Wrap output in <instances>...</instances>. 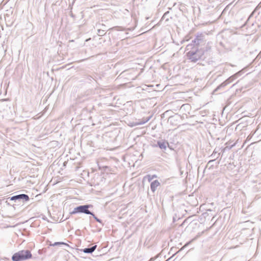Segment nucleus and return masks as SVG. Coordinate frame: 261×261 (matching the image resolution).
I'll use <instances>...</instances> for the list:
<instances>
[{
  "instance_id": "nucleus-26",
  "label": "nucleus",
  "mask_w": 261,
  "mask_h": 261,
  "mask_svg": "<svg viewBox=\"0 0 261 261\" xmlns=\"http://www.w3.org/2000/svg\"><path fill=\"white\" fill-rule=\"evenodd\" d=\"M88 79L91 81L92 79H93V78L91 76H88Z\"/></svg>"
},
{
  "instance_id": "nucleus-33",
  "label": "nucleus",
  "mask_w": 261,
  "mask_h": 261,
  "mask_svg": "<svg viewBox=\"0 0 261 261\" xmlns=\"http://www.w3.org/2000/svg\"><path fill=\"white\" fill-rule=\"evenodd\" d=\"M166 261H168V260H166Z\"/></svg>"
},
{
  "instance_id": "nucleus-25",
  "label": "nucleus",
  "mask_w": 261,
  "mask_h": 261,
  "mask_svg": "<svg viewBox=\"0 0 261 261\" xmlns=\"http://www.w3.org/2000/svg\"><path fill=\"white\" fill-rule=\"evenodd\" d=\"M99 26H102L103 29H105L106 25L103 24H99Z\"/></svg>"
},
{
  "instance_id": "nucleus-22",
  "label": "nucleus",
  "mask_w": 261,
  "mask_h": 261,
  "mask_svg": "<svg viewBox=\"0 0 261 261\" xmlns=\"http://www.w3.org/2000/svg\"><path fill=\"white\" fill-rule=\"evenodd\" d=\"M141 125V124H139V121H138V122H135L132 123L130 126L132 127H133V126H138V125Z\"/></svg>"
},
{
  "instance_id": "nucleus-1",
  "label": "nucleus",
  "mask_w": 261,
  "mask_h": 261,
  "mask_svg": "<svg viewBox=\"0 0 261 261\" xmlns=\"http://www.w3.org/2000/svg\"><path fill=\"white\" fill-rule=\"evenodd\" d=\"M212 44L211 42H208L204 48H196L192 47L191 45H187L186 50L188 51L186 53L188 59L193 63H196L199 60H205L207 58L210 59L212 55Z\"/></svg>"
},
{
  "instance_id": "nucleus-15",
  "label": "nucleus",
  "mask_w": 261,
  "mask_h": 261,
  "mask_svg": "<svg viewBox=\"0 0 261 261\" xmlns=\"http://www.w3.org/2000/svg\"><path fill=\"white\" fill-rule=\"evenodd\" d=\"M61 245L69 246L67 243L62 242H57L54 243V244H53L51 245L53 246H59V245Z\"/></svg>"
},
{
  "instance_id": "nucleus-30",
  "label": "nucleus",
  "mask_w": 261,
  "mask_h": 261,
  "mask_svg": "<svg viewBox=\"0 0 261 261\" xmlns=\"http://www.w3.org/2000/svg\"><path fill=\"white\" fill-rule=\"evenodd\" d=\"M181 250V249H180V250H178L177 252H176V253H175V254H176V253H177L178 252H179V251H180Z\"/></svg>"
},
{
  "instance_id": "nucleus-12",
  "label": "nucleus",
  "mask_w": 261,
  "mask_h": 261,
  "mask_svg": "<svg viewBox=\"0 0 261 261\" xmlns=\"http://www.w3.org/2000/svg\"><path fill=\"white\" fill-rule=\"evenodd\" d=\"M215 162H216V159H214L210 160L207 164V167L208 166H210L209 169H213V167H214V164L213 163Z\"/></svg>"
},
{
  "instance_id": "nucleus-17",
  "label": "nucleus",
  "mask_w": 261,
  "mask_h": 261,
  "mask_svg": "<svg viewBox=\"0 0 261 261\" xmlns=\"http://www.w3.org/2000/svg\"><path fill=\"white\" fill-rule=\"evenodd\" d=\"M147 179H148V181L150 182L154 178H156V175H155V174L154 175H147Z\"/></svg>"
},
{
  "instance_id": "nucleus-18",
  "label": "nucleus",
  "mask_w": 261,
  "mask_h": 261,
  "mask_svg": "<svg viewBox=\"0 0 261 261\" xmlns=\"http://www.w3.org/2000/svg\"><path fill=\"white\" fill-rule=\"evenodd\" d=\"M114 29L117 31H124L125 30V29L124 28H123L122 27H120V26L115 27Z\"/></svg>"
},
{
  "instance_id": "nucleus-8",
  "label": "nucleus",
  "mask_w": 261,
  "mask_h": 261,
  "mask_svg": "<svg viewBox=\"0 0 261 261\" xmlns=\"http://www.w3.org/2000/svg\"><path fill=\"white\" fill-rule=\"evenodd\" d=\"M160 185V182L158 180H154L150 183L151 191L154 193L158 186Z\"/></svg>"
},
{
  "instance_id": "nucleus-6",
  "label": "nucleus",
  "mask_w": 261,
  "mask_h": 261,
  "mask_svg": "<svg viewBox=\"0 0 261 261\" xmlns=\"http://www.w3.org/2000/svg\"><path fill=\"white\" fill-rule=\"evenodd\" d=\"M167 145H169L168 142L165 140H159L157 141V144L154 145V147H159L161 149L166 150Z\"/></svg>"
},
{
  "instance_id": "nucleus-11",
  "label": "nucleus",
  "mask_w": 261,
  "mask_h": 261,
  "mask_svg": "<svg viewBox=\"0 0 261 261\" xmlns=\"http://www.w3.org/2000/svg\"><path fill=\"white\" fill-rule=\"evenodd\" d=\"M218 151L216 150V148L215 149L214 151H213V153L211 155L210 157H212V158L218 159V156L220 155V153H218V155H217L216 154L218 153Z\"/></svg>"
},
{
  "instance_id": "nucleus-4",
  "label": "nucleus",
  "mask_w": 261,
  "mask_h": 261,
  "mask_svg": "<svg viewBox=\"0 0 261 261\" xmlns=\"http://www.w3.org/2000/svg\"><path fill=\"white\" fill-rule=\"evenodd\" d=\"M29 200L30 197L28 195L25 194H20L7 198L6 203L8 205L14 206L15 204H11V201H14L18 205L21 203H24L27 202Z\"/></svg>"
},
{
  "instance_id": "nucleus-5",
  "label": "nucleus",
  "mask_w": 261,
  "mask_h": 261,
  "mask_svg": "<svg viewBox=\"0 0 261 261\" xmlns=\"http://www.w3.org/2000/svg\"><path fill=\"white\" fill-rule=\"evenodd\" d=\"M32 254L29 250H22L15 253L12 256L13 261H23L30 259Z\"/></svg>"
},
{
  "instance_id": "nucleus-7",
  "label": "nucleus",
  "mask_w": 261,
  "mask_h": 261,
  "mask_svg": "<svg viewBox=\"0 0 261 261\" xmlns=\"http://www.w3.org/2000/svg\"><path fill=\"white\" fill-rule=\"evenodd\" d=\"M97 245H94L91 247L85 248L81 249V251L87 254H92L96 249Z\"/></svg>"
},
{
  "instance_id": "nucleus-16",
  "label": "nucleus",
  "mask_w": 261,
  "mask_h": 261,
  "mask_svg": "<svg viewBox=\"0 0 261 261\" xmlns=\"http://www.w3.org/2000/svg\"><path fill=\"white\" fill-rule=\"evenodd\" d=\"M196 238L193 239L192 240H191V241L187 242L185 245L181 248V250H183L184 248H185L187 246H188L189 244H190L193 241H194L195 240H196Z\"/></svg>"
},
{
  "instance_id": "nucleus-32",
  "label": "nucleus",
  "mask_w": 261,
  "mask_h": 261,
  "mask_svg": "<svg viewBox=\"0 0 261 261\" xmlns=\"http://www.w3.org/2000/svg\"><path fill=\"white\" fill-rule=\"evenodd\" d=\"M166 261H168V260H166Z\"/></svg>"
},
{
  "instance_id": "nucleus-10",
  "label": "nucleus",
  "mask_w": 261,
  "mask_h": 261,
  "mask_svg": "<svg viewBox=\"0 0 261 261\" xmlns=\"http://www.w3.org/2000/svg\"><path fill=\"white\" fill-rule=\"evenodd\" d=\"M226 86V84L223 82L221 84H220L217 88L214 90L213 93L217 92L219 90L221 89L222 88H224Z\"/></svg>"
},
{
  "instance_id": "nucleus-20",
  "label": "nucleus",
  "mask_w": 261,
  "mask_h": 261,
  "mask_svg": "<svg viewBox=\"0 0 261 261\" xmlns=\"http://www.w3.org/2000/svg\"><path fill=\"white\" fill-rule=\"evenodd\" d=\"M233 78V76H230L229 78H228L227 80H226L225 81H224V83L226 84V86H227L228 84L231 83V81H230V79Z\"/></svg>"
},
{
  "instance_id": "nucleus-2",
  "label": "nucleus",
  "mask_w": 261,
  "mask_h": 261,
  "mask_svg": "<svg viewBox=\"0 0 261 261\" xmlns=\"http://www.w3.org/2000/svg\"><path fill=\"white\" fill-rule=\"evenodd\" d=\"M93 207V205L90 204L80 205L74 207L73 211L70 212V214L74 215L76 214L83 213L87 215H90L92 216L96 222L100 223L101 226H103L104 225V223L102 222V221L97 218L93 212L90 211L89 209Z\"/></svg>"
},
{
  "instance_id": "nucleus-31",
  "label": "nucleus",
  "mask_w": 261,
  "mask_h": 261,
  "mask_svg": "<svg viewBox=\"0 0 261 261\" xmlns=\"http://www.w3.org/2000/svg\"><path fill=\"white\" fill-rule=\"evenodd\" d=\"M237 74H240V72H238Z\"/></svg>"
},
{
  "instance_id": "nucleus-9",
  "label": "nucleus",
  "mask_w": 261,
  "mask_h": 261,
  "mask_svg": "<svg viewBox=\"0 0 261 261\" xmlns=\"http://www.w3.org/2000/svg\"><path fill=\"white\" fill-rule=\"evenodd\" d=\"M151 116H149L146 118H143L141 120L139 121V124H140L141 125L144 124L147 122L151 118Z\"/></svg>"
},
{
  "instance_id": "nucleus-29",
  "label": "nucleus",
  "mask_w": 261,
  "mask_h": 261,
  "mask_svg": "<svg viewBox=\"0 0 261 261\" xmlns=\"http://www.w3.org/2000/svg\"><path fill=\"white\" fill-rule=\"evenodd\" d=\"M185 221H186V220H185V221L182 222V224H181V226H182V225H184V223H185Z\"/></svg>"
},
{
  "instance_id": "nucleus-21",
  "label": "nucleus",
  "mask_w": 261,
  "mask_h": 261,
  "mask_svg": "<svg viewBox=\"0 0 261 261\" xmlns=\"http://www.w3.org/2000/svg\"><path fill=\"white\" fill-rule=\"evenodd\" d=\"M255 132H256V131H255L253 133H252H252H251L250 135H248V136L247 137V139H246V140H247V141L250 140L251 139V138L252 137V136H253V135L255 133Z\"/></svg>"
},
{
  "instance_id": "nucleus-19",
  "label": "nucleus",
  "mask_w": 261,
  "mask_h": 261,
  "mask_svg": "<svg viewBox=\"0 0 261 261\" xmlns=\"http://www.w3.org/2000/svg\"><path fill=\"white\" fill-rule=\"evenodd\" d=\"M233 78V76H230L229 78H228L227 80H226L225 81H224V83L226 84V86H227L228 84L231 83V81H230V79Z\"/></svg>"
},
{
  "instance_id": "nucleus-28",
  "label": "nucleus",
  "mask_w": 261,
  "mask_h": 261,
  "mask_svg": "<svg viewBox=\"0 0 261 261\" xmlns=\"http://www.w3.org/2000/svg\"><path fill=\"white\" fill-rule=\"evenodd\" d=\"M7 99H3L2 100V101H7Z\"/></svg>"
},
{
  "instance_id": "nucleus-13",
  "label": "nucleus",
  "mask_w": 261,
  "mask_h": 261,
  "mask_svg": "<svg viewBox=\"0 0 261 261\" xmlns=\"http://www.w3.org/2000/svg\"><path fill=\"white\" fill-rule=\"evenodd\" d=\"M261 7V5H260V4H258L256 7L254 9V10L252 12V13L250 14L248 18V20L251 17H252L254 13H255V12L258 10Z\"/></svg>"
},
{
  "instance_id": "nucleus-14",
  "label": "nucleus",
  "mask_w": 261,
  "mask_h": 261,
  "mask_svg": "<svg viewBox=\"0 0 261 261\" xmlns=\"http://www.w3.org/2000/svg\"><path fill=\"white\" fill-rule=\"evenodd\" d=\"M106 34L105 30L102 29H98L97 30V35L99 36H103Z\"/></svg>"
},
{
  "instance_id": "nucleus-23",
  "label": "nucleus",
  "mask_w": 261,
  "mask_h": 261,
  "mask_svg": "<svg viewBox=\"0 0 261 261\" xmlns=\"http://www.w3.org/2000/svg\"><path fill=\"white\" fill-rule=\"evenodd\" d=\"M169 12L168 11V12H166V13L164 14V15L163 16V17H162V19H164V18L166 17V16L168 14H169Z\"/></svg>"
},
{
  "instance_id": "nucleus-27",
  "label": "nucleus",
  "mask_w": 261,
  "mask_h": 261,
  "mask_svg": "<svg viewBox=\"0 0 261 261\" xmlns=\"http://www.w3.org/2000/svg\"><path fill=\"white\" fill-rule=\"evenodd\" d=\"M215 163H216V165L218 166L220 163V161L216 162Z\"/></svg>"
},
{
  "instance_id": "nucleus-3",
  "label": "nucleus",
  "mask_w": 261,
  "mask_h": 261,
  "mask_svg": "<svg viewBox=\"0 0 261 261\" xmlns=\"http://www.w3.org/2000/svg\"><path fill=\"white\" fill-rule=\"evenodd\" d=\"M207 34L205 33L197 32L195 38L192 40V42L188 45H191L192 47L196 48H204L206 47L207 42L206 37Z\"/></svg>"
},
{
  "instance_id": "nucleus-24",
  "label": "nucleus",
  "mask_w": 261,
  "mask_h": 261,
  "mask_svg": "<svg viewBox=\"0 0 261 261\" xmlns=\"http://www.w3.org/2000/svg\"><path fill=\"white\" fill-rule=\"evenodd\" d=\"M233 76V78L230 79V81H231V82H233V81L236 79V77H237V74L236 75H232Z\"/></svg>"
}]
</instances>
